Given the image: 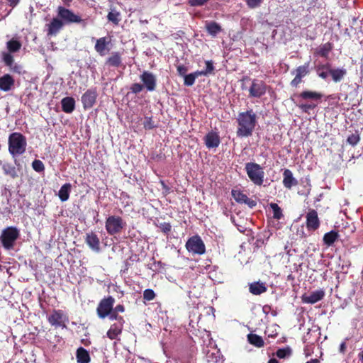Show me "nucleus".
Listing matches in <instances>:
<instances>
[{
    "instance_id": "obj_1",
    "label": "nucleus",
    "mask_w": 363,
    "mask_h": 363,
    "mask_svg": "<svg viewBox=\"0 0 363 363\" xmlns=\"http://www.w3.org/2000/svg\"><path fill=\"white\" fill-rule=\"evenodd\" d=\"M237 120L239 126L237 130V135L241 138L251 135L257 123V116L254 111L250 109L245 112L240 113Z\"/></svg>"
},
{
    "instance_id": "obj_2",
    "label": "nucleus",
    "mask_w": 363,
    "mask_h": 363,
    "mask_svg": "<svg viewBox=\"0 0 363 363\" xmlns=\"http://www.w3.org/2000/svg\"><path fill=\"white\" fill-rule=\"evenodd\" d=\"M27 143L26 138L19 133H13L9 137V151L15 157L25 152Z\"/></svg>"
},
{
    "instance_id": "obj_3",
    "label": "nucleus",
    "mask_w": 363,
    "mask_h": 363,
    "mask_svg": "<svg viewBox=\"0 0 363 363\" xmlns=\"http://www.w3.org/2000/svg\"><path fill=\"white\" fill-rule=\"evenodd\" d=\"M245 171L250 181L255 185L263 184L264 172L263 168L257 163L247 162L245 164Z\"/></svg>"
},
{
    "instance_id": "obj_4",
    "label": "nucleus",
    "mask_w": 363,
    "mask_h": 363,
    "mask_svg": "<svg viewBox=\"0 0 363 363\" xmlns=\"http://www.w3.org/2000/svg\"><path fill=\"white\" fill-rule=\"evenodd\" d=\"M19 235L20 232L17 228L12 226L6 228L0 235L2 246L6 250L12 249Z\"/></svg>"
},
{
    "instance_id": "obj_5",
    "label": "nucleus",
    "mask_w": 363,
    "mask_h": 363,
    "mask_svg": "<svg viewBox=\"0 0 363 363\" xmlns=\"http://www.w3.org/2000/svg\"><path fill=\"white\" fill-rule=\"evenodd\" d=\"M125 225V222L120 216H110L106 220L105 228L109 235H113L121 233Z\"/></svg>"
},
{
    "instance_id": "obj_6",
    "label": "nucleus",
    "mask_w": 363,
    "mask_h": 363,
    "mask_svg": "<svg viewBox=\"0 0 363 363\" xmlns=\"http://www.w3.org/2000/svg\"><path fill=\"white\" fill-rule=\"evenodd\" d=\"M186 248L192 254L203 255L206 252L205 245L199 235L190 238L186 243Z\"/></svg>"
},
{
    "instance_id": "obj_7",
    "label": "nucleus",
    "mask_w": 363,
    "mask_h": 363,
    "mask_svg": "<svg viewBox=\"0 0 363 363\" xmlns=\"http://www.w3.org/2000/svg\"><path fill=\"white\" fill-rule=\"evenodd\" d=\"M58 16L62 18L64 23L67 24L73 23H79L83 21L79 16L62 6L58 8Z\"/></svg>"
},
{
    "instance_id": "obj_8",
    "label": "nucleus",
    "mask_w": 363,
    "mask_h": 363,
    "mask_svg": "<svg viewBox=\"0 0 363 363\" xmlns=\"http://www.w3.org/2000/svg\"><path fill=\"white\" fill-rule=\"evenodd\" d=\"M114 302L115 299L111 296L101 300L97 308L99 317L101 318H106L112 311Z\"/></svg>"
},
{
    "instance_id": "obj_9",
    "label": "nucleus",
    "mask_w": 363,
    "mask_h": 363,
    "mask_svg": "<svg viewBox=\"0 0 363 363\" xmlns=\"http://www.w3.org/2000/svg\"><path fill=\"white\" fill-rule=\"evenodd\" d=\"M291 73L295 74V77L291 82V85L293 87H297L298 85L301 82L302 78L306 77L309 73V62L305 63L303 65L298 67Z\"/></svg>"
},
{
    "instance_id": "obj_10",
    "label": "nucleus",
    "mask_w": 363,
    "mask_h": 363,
    "mask_svg": "<svg viewBox=\"0 0 363 363\" xmlns=\"http://www.w3.org/2000/svg\"><path fill=\"white\" fill-rule=\"evenodd\" d=\"M267 86L260 80L254 79L250 87V96L259 98L266 93Z\"/></svg>"
},
{
    "instance_id": "obj_11",
    "label": "nucleus",
    "mask_w": 363,
    "mask_h": 363,
    "mask_svg": "<svg viewBox=\"0 0 363 363\" xmlns=\"http://www.w3.org/2000/svg\"><path fill=\"white\" fill-rule=\"evenodd\" d=\"M2 58L5 65L9 67L11 72L17 74L23 72V67L14 62V59L11 54L4 52L2 53Z\"/></svg>"
},
{
    "instance_id": "obj_12",
    "label": "nucleus",
    "mask_w": 363,
    "mask_h": 363,
    "mask_svg": "<svg viewBox=\"0 0 363 363\" xmlns=\"http://www.w3.org/2000/svg\"><path fill=\"white\" fill-rule=\"evenodd\" d=\"M140 78L147 91H152L155 89L156 78L152 73L145 71L140 75Z\"/></svg>"
},
{
    "instance_id": "obj_13",
    "label": "nucleus",
    "mask_w": 363,
    "mask_h": 363,
    "mask_svg": "<svg viewBox=\"0 0 363 363\" xmlns=\"http://www.w3.org/2000/svg\"><path fill=\"white\" fill-rule=\"evenodd\" d=\"M97 93L94 89L87 90L82 96V102L85 109L91 108L96 102Z\"/></svg>"
},
{
    "instance_id": "obj_14",
    "label": "nucleus",
    "mask_w": 363,
    "mask_h": 363,
    "mask_svg": "<svg viewBox=\"0 0 363 363\" xmlns=\"http://www.w3.org/2000/svg\"><path fill=\"white\" fill-rule=\"evenodd\" d=\"M204 143L208 149L216 148L220 143V136L218 133L211 131L208 133L204 138Z\"/></svg>"
},
{
    "instance_id": "obj_15",
    "label": "nucleus",
    "mask_w": 363,
    "mask_h": 363,
    "mask_svg": "<svg viewBox=\"0 0 363 363\" xmlns=\"http://www.w3.org/2000/svg\"><path fill=\"white\" fill-rule=\"evenodd\" d=\"M85 242L92 251L95 252H100V240L98 235L94 233H86Z\"/></svg>"
},
{
    "instance_id": "obj_16",
    "label": "nucleus",
    "mask_w": 363,
    "mask_h": 363,
    "mask_svg": "<svg viewBox=\"0 0 363 363\" xmlns=\"http://www.w3.org/2000/svg\"><path fill=\"white\" fill-rule=\"evenodd\" d=\"M66 320V316L61 311H55L49 317V323L54 326L65 327V322Z\"/></svg>"
},
{
    "instance_id": "obj_17",
    "label": "nucleus",
    "mask_w": 363,
    "mask_h": 363,
    "mask_svg": "<svg viewBox=\"0 0 363 363\" xmlns=\"http://www.w3.org/2000/svg\"><path fill=\"white\" fill-rule=\"evenodd\" d=\"M306 225L310 230H316L320 225L318 213L315 210H311L306 215Z\"/></svg>"
},
{
    "instance_id": "obj_18",
    "label": "nucleus",
    "mask_w": 363,
    "mask_h": 363,
    "mask_svg": "<svg viewBox=\"0 0 363 363\" xmlns=\"http://www.w3.org/2000/svg\"><path fill=\"white\" fill-rule=\"evenodd\" d=\"M325 292L323 290H317L313 291L309 295H303L302 301L306 303L313 304L323 299Z\"/></svg>"
},
{
    "instance_id": "obj_19",
    "label": "nucleus",
    "mask_w": 363,
    "mask_h": 363,
    "mask_svg": "<svg viewBox=\"0 0 363 363\" xmlns=\"http://www.w3.org/2000/svg\"><path fill=\"white\" fill-rule=\"evenodd\" d=\"M110 43L106 37L100 38L96 40L94 48L95 50L101 56H104L106 52L109 50L107 45Z\"/></svg>"
},
{
    "instance_id": "obj_20",
    "label": "nucleus",
    "mask_w": 363,
    "mask_h": 363,
    "mask_svg": "<svg viewBox=\"0 0 363 363\" xmlns=\"http://www.w3.org/2000/svg\"><path fill=\"white\" fill-rule=\"evenodd\" d=\"M347 74V69L344 67L332 68L330 69V75L334 82H340Z\"/></svg>"
},
{
    "instance_id": "obj_21",
    "label": "nucleus",
    "mask_w": 363,
    "mask_h": 363,
    "mask_svg": "<svg viewBox=\"0 0 363 363\" xmlns=\"http://www.w3.org/2000/svg\"><path fill=\"white\" fill-rule=\"evenodd\" d=\"M14 84V79L9 74H4L0 77V89L4 91H8L11 89Z\"/></svg>"
},
{
    "instance_id": "obj_22",
    "label": "nucleus",
    "mask_w": 363,
    "mask_h": 363,
    "mask_svg": "<svg viewBox=\"0 0 363 363\" xmlns=\"http://www.w3.org/2000/svg\"><path fill=\"white\" fill-rule=\"evenodd\" d=\"M62 108L65 113H71L75 108V101L72 97H65L61 101Z\"/></svg>"
},
{
    "instance_id": "obj_23",
    "label": "nucleus",
    "mask_w": 363,
    "mask_h": 363,
    "mask_svg": "<svg viewBox=\"0 0 363 363\" xmlns=\"http://www.w3.org/2000/svg\"><path fill=\"white\" fill-rule=\"evenodd\" d=\"M283 176V184L286 188L291 189L293 186L297 184V181L293 177V174L291 170L285 169Z\"/></svg>"
},
{
    "instance_id": "obj_24",
    "label": "nucleus",
    "mask_w": 363,
    "mask_h": 363,
    "mask_svg": "<svg viewBox=\"0 0 363 363\" xmlns=\"http://www.w3.org/2000/svg\"><path fill=\"white\" fill-rule=\"evenodd\" d=\"M76 358L77 363H89L91 360L89 352L82 347L77 349Z\"/></svg>"
},
{
    "instance_id": "obj_25",
    "label": "nucleus",
    "mask_w": 363,
    "mask_h": 363,
    "mask_svg": "<svg viewBox=\"0 0 363 363\" xmlns=\"http://www.w3.org/2000/svg\"><path fill=\"white\" fill-rule=\"evenodd\" d=\"M331 69V65L330 63H325L323 65H319L317 67L316 71L318 75L323 79H326L330 75V69Z\"/></svg>"
},
{
    "instance_id": "obj_26",
    "label": "nucleus",
    "mask_w": 363,
    "mask_h": 363,
    "mask_svg": "<svg viewBox=\"0 0 363 363\" xmlns=\"http://www.w3.org/2000/svg\"><path fill=\"white\" fill-rule=\"evenodd\" d=\"M299 97L305 100L318 101L322 98V94L316 91H304L299 94Z\"/></svg>"
},
{
    "instance_id": "obj_27",
    "label": "nucleus",
    "mask_w": 363,
    "mask_h": 363,
    "mask_svg": "<svg viewBox=\"0 0 363 363\" xmlns=\"http://www.w3.org/2000/svg\"><path fill=\"white\" fill-rule=\"evenodd\" d=\"M71 188L72 186L69 183H66L61 186L58 193V196L62 202L69 199Z\"/></svg>"
},
{
    "instance_id": "obj_28",
    "label": "nucleus",
    "mask_w": 363,
    "mask_h": 363,
    "mask_svg": "<svg viewBox=\"0 0 363 363\" xmlns=\"http://www.w3.org/2000/svg\"><path fill=\"white\" fill-rule=\"evenodd\" d=\"M206 28L208 33L213 37H216L221 31L220 25L214 21L206 22Z\"/></svg>"
},
{
    "instance_id": "obj_29",
    "label": "nucleus",
    "mask_w": 363,
    "mask_h": 363,
    "mask_svg": "<svg viewBox=\"0 0 363 363\" xmlns=\"http://www.w3.org/2000/svg\"><path fill=\"white\" fill-rule=\"evenodd\" d=\"M21 46V43L15 38H12L6 43V48L9 51L8 53L10 54L19 51Z\"/></svg>"
},
{
    "instance_id": "obj_30",
    "label": "nucleus",
    "mask_w": 363,
    "mask_h": 363,
    "mask_svg": "<svg viewBox=\"0 0 363 363\" xmlns=\"http://www.w3.org/2000/svg\"><path fill=\"white\" fill-rule=\"evenodd\" d=\"M1 164L2 166V169L4 171V173L6 175H8L13 179L18 177L17 171L16 169V167L13 165H12L10 163H8V162H4V163H1Z\"/></svg>"
},
{
    "instance_id": "obj_31",
    "label": "nucleus",
    "mask_w": 363,
    "mask_h": 363,
    "mask_svg": "<svg viewBox=\"0 0 363 363\" xmlns=\"http://www.w3.org/2000/svg\"><path fill=\"white\" fill-rule=\"evenodd\" d=\"M121 330H122V324L121 323L113 324L111 326L110 329L107 332V336L110 339L114 340L121 333Z\"/></svg>"
},
{
    "instance_id": "obj_32",
    "label": "nucleus",
    "mask_w": 363,
    "mask_h": 363,
    "mask_svg": "<svg viewBox=\"0 0 363 363\" xmlns=\"http://www.w3.org/2000/svg\"><path fill=\"white\" fill-rule=\"evenodd\" d=\"M63 23L58 18H53L49 25L48 33L50 35L56 34L62 27Z\"/></svg>"
},
{
    "instance_id": "obj_33",
    "label": "nucleus",
    "mask_w": 363,
    "mask_h": 363,
    "mask_svg": "<svg viewBox=\"0 0 363 363\" xmlns=\"http://www.w3.org/2000/svg\"><path fill=\"white\" fill-rule=\"evenodd\" d=\"M338 237L337 232L331 230L324 235L323 242L326 245L330 246L336 241Z\"/></svg>"
},
{
    "instance_id": "obj_34",
    "label": "nucleus",
    "mask_w": 363,
    "mask_h": 363,
    "mask_svg": "<svg viewBox=\"0 0 363 363\" xmlns=\"http://www.w3.org/2000/svg\"><path fill=\"white\" fill-rule=\"evenodd\" d=\"M267 288L262 283L255 282L250 285V291L252 294L259 295L266 291Z\"/></svg>"
},
{
    "instance_id": "obj_35",
    "label": "nucleus",
    "mask_w": 363,
    "mask_h": 363,
    "mask_svg": "<svg viewBox=\"0 0 363 363\" xmlns=\"http://www.w3.org/2000/svg\"><path fill=\"white\" fill-rule=\"evenodd\" d=\"M247 340L251 345L257 347H261L264 345V341L262 337L256 334L250 333L247 335Z\"/></svg>"
},
{
    "instance_id": "obj_36",
    "label": "nucleus",
    "mask_w": 363,
    "mask_h": 363,
    "mask_svg": "<svg viewBox=\"0 0 363 363\" xmlns=\"http://www.w3.org/2000/svg\"><path fill=\"white\" fill-rule=\"evenodd\" d=\"M332 50V45L330 43H325L320 45L316 50V53L323 57L327 58L329 55L330 52Z\"/></svg>"
},
{
    "instance_id": "obj_37",
    "label": "nucleus",
    "mask_w": 363,
    "mask_h": 363,
    "mask_svg": "<svg viewBox=\"0 0 363 363\" xmlns=\"http://www.w3.org/2000/svg\"><path fill=\"white\" fill-rule=\"evenodd\" d=\"M121 14L114 8H111L110 12L108 13L107 18L109 21L115 25H118L121 21Z\"/></svg>"
},
{
    "instance_id": "obj_38",
    "label": "nucleus",
    "mask_w": 363,
    "mask_h": 363,
    "mask_svg": "<svg viewBox=\"0 0 363 363\" xmlns=\"http://www.w3.org/2000/svg\"><path fill=\"white\" fill-rule=\"evenodd\" d=\"M107 63L113 67H118L121 63V56L118 52H114L113 55L108 59Z\"/></svg>"
},
{
    "instance_id": "obj_39",
    "label": "nucleus",
    "mask_w": 363,
    "mask_h": 363,
    "mask_svg": "<svg viewBox=\"0 0 363 363\" xmlns=\"http://www.w3.org/2000/svg\"><path fill=\"white\" fill-rule=\"evenodd\" d=\"M233 199L238 203H243L247 199V195L239 190H232Z\"/></svg>"
},
{
    "instance_id": "obj_40",
    "label": "nucleus",
    "mask_w": 363,
    "mask_h": 363,
    "mask_svg": "<svg viewBox=\"0 0 363 363\" xmlns=\"http://www.w3.org/2000/svg\"><path fill=\"white\" fill-rule=\"evenodd\" d=\"M269 206L273 211V217L277 220L281 219L283 216L281 208L275 203H271Z\"/></svg>"
},
{
    "instance_id": "obj_41",
    "label": "nucleus",
    "mask_w": 363,
    "mask_h": 363,
    "mask_svg": "<svg viewBox=\"0 0 363 363\" xmlns=\"http://www.w3.org/2000/svg\"><path fill=\"white\" fill-rule=\"evenodd\" d=\"M32 167L33 168V169L35 171H36L38 172H42L45 169L44 164L43 163L42 161H40L39 160H35L32 162Z\"/></svg>"
},
{
    "instance_id": "obj_42",
    "label": "nucleus",
    "mask_w": 363,
    "mask_h": 363,
    "mask_svg": "<svg viewBox=\"0 0 363 363\" xmlns=\"http://www.w3.org/2000/svg\"><path fill=\"white\" fill-rule=\"evenodd\" d=\"M291 349L287 347V348L279 349L277 351L276 354L279 358H286L287 357H289L291 355Z\"/></svg>"
},
{
    "instance_id": "obj_43",
    "label": "nucleus",
    "mask_w": 363,
    "mask_h": 363,
    "mask_svg": "<svg viewBox=\"0 0 363 363\" xmlns=\"http://www.w3.org/2000/svg\"><path fill=\"white\" fill-rule=\"evenodd\" d=\"M317 104H300L298 105V108L304 113H308L310 110H312L316 107Z\"/></svg>"
},
{
    "instance_id": "obj_44",
    "label": "nucleus",
    "mask_w": 363,
    "mask_h": 363,
    "mask_svg": "<svg viewBox=\"0 0 363 363\" xmlns=\"http://www.w3.org/2000/svg\"><path fill=\"white\" fill-rule=\"evenodd\" d=\"M184 85H186L187 86H192L194 84L195 80H196L195 77L193 76V74L191 73L185 75L184 77Z\"/></svg>"
},
{
    "instance_id": "obj_45",
    "label": "nucleus",
    "mask_w": 363,
    "mask_h": 363,
    "mask_svg": "<svg viewBox=\"0 0 363 363\" xmlns=\"http://www.w3.org/2000/svg\"><path fill=\"white\" fill-rule=\"evenodd\" d=\"M155 294L153 290L147 289L143 292V298L146 301H152L155 298Z\"/></svg>"
},
{
    "instance_id": "obj_46",
    "label": "nucleus",
    "mask_w": 363,
    "mask_h": 363,
    "mask_svg": "<svg viewBox=\"0 0 363 363\" xmlns=\"http://www.w3.org/2000/svg\"><path fill=\"white\" fill-rule=\"evenodd\" d=\"M263 0H246L247 6L250 9H255L259 7Z\"/></svg>"
},
{
    "instance_id": "obj_47",
    "label": "nucleus",
    "mask_w": 363,
    "mask_h": 363,
    "mask_svg": "<svg viewBox=\"0 0 363 363\" xmlns=\"http://www.w3.org/2000/svg\"><path fill=\"white\" fill-rule=\"evenodd\" d=\"M145 129L151 130L155 127L154 122L150 117H145L143 123Z\"/></svg>"
},
{
    "instance_id": "obj_48",
    "label": "nucleus",
    "mask_w": 363,
    "mask_h": 363,
    "mask_svg": "<svg viewBox=\"0 0 363 363\" xmlns=\"http://www.w3.org/2000/svg\"><path fill=\"white\" fill-rule=\"evenodd\" d=\"M206 69L203 70V72L206 73V75L208 76L214 70V66L212 61L210 60L206 61Z\"/></svg>"
},
{
    "instance_id": "obj_49",
    "label": "nucleus",
    "mask_w": 363,
    "mask_h": 363,
    "mask_svg": "<svg viewBox=\"0 0 363 363\" xmlns=\"http://www.w3.org/2000/svg\"><path fill=\"white\" fill-rule=\"evenodd\" d=\"M209 0H189L191 6H202L205 5Z\"/></svg>"
},
{
    "instance_id": "obj_50",
    "label": "nucleus",
    "mask_w": 363,
    "mask_h": 363,
    "mask_svg": "<svg viewBox=\"0 0 363 363\" xmlns=\"http://www.w3.org/2000/svg\"><path fill=\"white\" fill-rule=\"evenodd\" d=\"M143 86L138 83L133 84L130 87L131 91L134 94H138L140 92L143 90Z\"/></svg>"
},
{
    "instance_id": "obj_51",
    "label": "nucleus",
    "mask_w": 363,
    "mask_h": 363,
    "mask_svg": "<svg viewBox=\"0 0 363 363\" xmlns=\"http://www.w3.org/2000/svg\"><path fill=\"white\" fill-rule=\"evenodd\" d=\"M359 140V138L358 135H352L349 136L347 138V142L352 145H355L356 144H357Z\"/></svg>"
},
{
    "instance_id": "obj_52",
    "label": "nucleus",
    "mask_w": 363,
    "mask_h": 363,
    "mask_svg": "<svg viewBox=\"0 0 363 363\" xmlns=\"http://www.w3.org/2000/svg\"><path fill=\"white\" fill-rule=\"evenodd\" d=\"M187 67H185L184 65H180L177 66V72L180 76L184 77L185 75H186V73L187 72Z\"/></svg>"
},
{
    "instance_id": "obj_53",
    "label": "nucleus",
    "mask_w": 363,
    "mask_h": 363,
    "mask_svg": "<svg viewBox=\"0 0 363 363\" xmlns=\"http://www.w3.org/2000/svg\"><path fill=\"white\" fill-rule=\"evenodd\" d=\"M243 203L247 204L251 208L255 207L256 206V204H257L256 201L249 199L248 197H247V199H245V201H244Z\"/></svg>"
},
{
    "instance_id": "obj_54",
    "label": "nucleus",
    "mask_w": 363,
    "mask_h": 363,
    "mask_svg": "<svg viewBox=\"0 0 363 363\" xmlns=\"http://www.w3.org/2000/svg\"><path fill=\"white\" fill-rule=\"evenodd\" d=\"M6 2L8 3V4L11 6L12 8H14L15 6H16L20 0H6Z\"/></svg>"
},
{
    "instance_id": "obj_55",
    "label": "nucleus",
    "mask_w": 363,
    "mask_h": 363,
    "mask_svg": "<svg viewBox=\"0 0 363 363\" xmlns=\"http://www.w3.org/2000/svg\"><path fill=\"white\" fill-rule=\"evenodd\" d=\"M109 317V319L113 320H118V315L117 313H116L114 311H111L110 313L108 315Z\"/></svg>"
},
{
    "instance_id": "obj_56",
    "label": "nucleus",
    "mask_w": 363,
    "mask_h": 363,
    "mask_svg": "<svg viewBox=\"0 0 363 363\" xmlns=\"http://www.w3.org/2000/svg\"><path fill=\"white\" fill-rule=\"evenodd\" d=\"M191 74H193V76L195 77V79L196 78H198L199 77H200V76H206V73L203 72V70L196 71V72H193Z\"/></svg>"
},
{
    "instance_id": "obj_57",
    "label": "nucleus",
    "mask_w": 363,
    "mask_h": 363,
    "mask_svg": "<svg viewBox=\"0 0 363 363\" xmlns=\"http://www.w3.org/2000/svg\"><path fill=\"white\" fill-rule=\"evenodd\" d=\"M116 313H118V312H123L124 311V307L122 305H118L115 307L114 310H113Z\"/></svg>"
},
{
    "instance_id": "obj_58",
    "label": "nucleus",
    "mask_w": 363,
    "mask_h": 363,
    "mask_svg": "<svg viewBox=\"0 0 363 363\" xmlns=\"http://www.w3.org/2000/svg\"><path fill=\"white\" fill-rule=\"evenodd\" d=\"M346 349V343L345 342H342L340 346V352H344Z\"/></svg>"
},
{
    "instance_id": "obj_59",
    "label": "nucleus",
    "mask_w": 363,
    "mask_h": 363,
    "mask_svg": "<svg viewBox=\"0 0 363 363\" xmlns=\"http://www.w3.org/2000/svg\"><path fill=\"white\" fill-rule=\"evenodd\" d=\"M269 328H268L267 329V330L265 331V333L268 335V336H270V337H274V336H276L277 335V333L276 332L274 334L273 333H274V330L272 331V333H269Z\"/></svg>"
},
{
    "instance_id": "obj_60",
    "label": "nucleus",
    "mask_w": 363,
    "mask_h": 363,
    "mask_svg": "<svg viewBox=\"0 0 363 363\" xmlns=\"http://www.w3.org/2000/svg\"><path fill=\"white\" fill-rule=\"evenodd\" d=\"M268 363H279V362L276 359L273 358L269 359Z\"/></svg>"
},
{
    "instance_id": "obj_61",
    "label": "nucleus",
    "mask_w": 363,
    "mask_h": 363,
    "mask_svg": "<svg viewBox=\"0 0 363 363\" xmlns=\"http://www.w3.org/2000/svg\"><path fill=\"white\" fill-rule=\"evenodd\" d=\"M306 363H318V360L315 359H313L311 361L307 362Z\"/></svg>"
},
{
    "instance_id": "obj_62",
    "label": "nucleus",
    "mask_w": 363,
    "mask_h": 363,
    "mask_svg": "<svg viewBox=\"0 0 363 363\" xmlns=\"http://www.w3.org/2000/svg\"><path fill=\"white\" fill-rule=\"evenodd\" d=\"M359 356H360V360H361L362 363H363V352L359 354Z\"/></svg>"
},
{
    "instance_id": "obj_63",
    "label": "nucleus",
    "mask_w": 363,
    "mask_h": 363,
    "mask_svg": "<svg viewBox=\"0 0 363 363\" xmlns=\"http://www.w3.org/2000/svg\"><path fill=\"white\" fill-rule=\"evenodd\" d=\"M272 328H274V331H276L277 328H278V326L277 325H272Z\"/></svg>"
}]
</instances>
